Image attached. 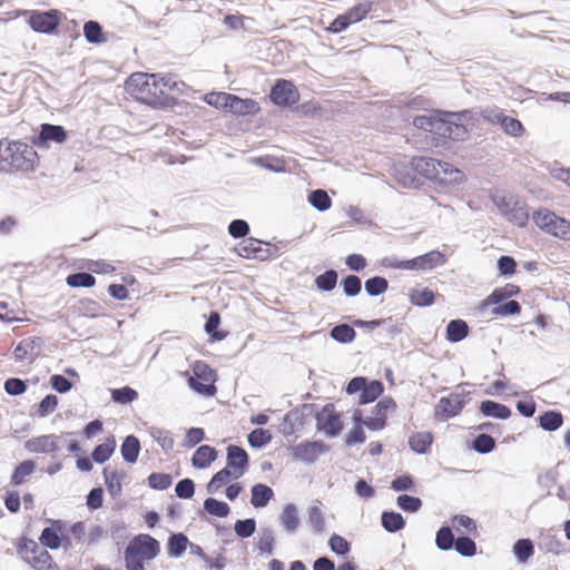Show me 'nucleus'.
Returning <instances> with one entry per match:
<instances>
[{
    "instance_id": "13d9d810",
    "label": "nucleus",
    "mask_w": 570,
    "mask_h": 570,
    "mask_svg": "<svg viewBox=\"0 0 570 570\" xmlns=\"http://www.w3.org/2000/svg\"><path fill=\"white\" fill-rule=\"evenodd\" d=\"M521 313V305L518 301L509 299L507 302H502L495 307L492 308L491 314L494 316H509V315H518Z\"/></svg>"
},
{
    "instance_id": "c03bdc74",
    "label": "nucleus",
    "mask_w": 570,
    "mask_h": 570,
    "mask_svg": "<svg viewBox=\"0 0 570 570\" xmlns=\"http://www.w3.org/2000/svg\"><path fill=\"white\" fill-rule=\"evenodd\" d=\"M410 302L420 307L431 306L435 301V294L430 288L412 289L409 294Z\"/></svg>"
},
{
    "instance_id": "412c9836",
    "label": "nucleus",
    "mask_w": 570,
    "mask_h": 570,
    "mask_svg": "<svg viewBox=\"0 0 570 570\" xmlns=\"http://www.w3.org/2000/svg\"><path fill=\"white\" fill-rule=\"evenodd\" d=\"M479 410L484 416L500 420H507L511 416V410L507 405L491 400L482 401Z\"/></svg>"
},
{
    "instance_id": "c756f323",
    "label": "nucleus",
    "mask_w": 570,
    "mask_h": 570,
    "mask_svg": "<svg viewBox=\"0 0 570 570\" xmlns=\"http://www.w3.org/2000/svg\"><path fill=\"white\" fill-rule=\"evenodd\" d=\"M416 257L420 271H430L446 263L445 255L439 250H431Z\"/></svg>"
},
{
    "instance_id": "680f3d73",
    "label": "nucleus",
    "mask_w": 570,
    "mask_h": 570,
    "mask_svg": "<svg viewBox=\"0 0 570 570\" xmlns=\"http://www.w3.org/2000/svg\"><path fill=\"white\" fill-rule=\"evenodd\" d=\"M341 285L343 287V292L347 297H354L358 295L362 291V281L356 275H347L345 276Z\"/></svg>"
},
{
    "instance_id": "8fccbe9b",
    "label": "nucleus",
    "mask_w": 570,
    "mask_h": 570,
    "mask_svg": "<svg viewBox=\"0 0 570 570\" xmlns=\"http://www.w3.org/2000/svg\"><path fill=\"white\" fill-rule=\"evenodd\" d=\"M308 203L317 210L325 212L332 206V199L323 189H315L308 195Z\"/></svg>"
},
{
    "instance_id": "4468645a",
    "label": "nucleus",
    "mask_w": 570,
    "mask_h": 570,
    "mask_svg": "<svg viewBox=\"0 0 570 570\" xmlns=\"http://www.w3.org/2000/svg\"><path fill=\"white\" fill-rule=\"evenodd\" d=\"M52 527H46L41 534H40V543L51 550L58 549L63 541H66L67 544H70L68 537H60L59 532L62 531L63 523L60 520L51 521Z\"/></svg>"
},
{
    "instance_id": "7ed1b4c3",
    "label": "nucleus",
    "mask_w": 570,
    "mask_h": 570,
    "mask_svg": "<svg viewBox=\"0 0 570 570\" xmlns=\"http://www.w3.org/2000/svg\"><path fill=\"white\" fill-rule=\"evenodd\" d=\"M532 220L542 232L566 242L570 240V222L553 212L541 208L533 213Z\"/></svg>"
},
{
    "instance_id": "20e7f679",
    "label": "nucleus",
    "mask_w": 570,
    "mask_h": 570,
    "mask_svg": "<svg viewBox=\"0 0 570 570\" xmlns=\"http://www.w3.org/2000/svg\"><path fill=\"white\" fill-rule=\"evenodd\" d=\"M413 125L416 128L422 129L424 131L434 132L438 134L439 136L450 138L453 140L460 139V137L465 132L464 127L460 125L429 116L415 117L413 120Z\"/></svg>"
},
{
    "instance_id": "338daca9",
    "label": "nucleus",
    "mask_w": 570,
    "mask_h": 570,
    "mask_svg": "<svg viewBox=\"0 0 570 570\" xmlns=\"http://www.w3.org/2000/svg\"><path fill=\"white\" fill-rule=\"evenodd\" d=\"M147 481L148 485L151 489L163 491L171 485L173 478L170 474L167 473L153 472L151 474H149Z\"/></svg>"
},
{
    "instance_id": "864d4df0",
    "label": "nucleus",
    "mask_w": 570,
    "mask_h": 570,
    "mask_svg": "<svg viewBox=\"0 0 570 570\" xmlns=\"http://www.w3.org/2000/svg\"><path fill=\"white\" fill-rule=\"evenodd\" d=\"M111 400L118 404H129L138 399V392L130 386L112 389Z\"/></svg>"
},
{
    "instance_id": "6ab92c4d",
    "label": "nucleus",
    "mask_w": 570,
    "mask_h": 570,
    "mask_svg": "<svg viewBox=\"0 0 570 570\" xmlns=\"http://www.w3.org/2000/svg\"><path fill=\"white\" fill-rule=\"evenodd\" d=\"M381 2L382 0H357L356 4L346 11V14L352 23L360 22Z\"/></svg>"
},
{
    "instance_id": "bf43d9fd",
    "label": "nucleus",
    "mask_w": 570,
    "mask_h": 570,
    "mask_svg": "<svg viewBox=\"0 0 570 570\" xmlns=\"http://www.w3.org/2000/svg\"><path fill=\"white\" fill-rule=\"evenodd\" d=\"M220 324V315L217 312H212L205 323V332L213 341H222L226 334L218 332L217 328Z\"/></svg>"
},
{
    "instance_id": "0e129e2a",
    "label": "nucleus",
    "mask_w": 570,
    "mask_h": 570,
    "mask_svg": "<svg viewBox=\"0 0 570 570\" xmlns=\"http://www.w3.org/2000/svg\"><path fill=\"white\" fill-rule=\"evenodd\" d=\"M396 409L395 401L387 396L379 401L373 407V416L381 417L385 423L389 412H393Z\"/></svg>"
},
{
    "instance_id": "a18cd8bd",
    "label": "nucleus",
    "mask_w": 570,
    "mask_h": 570,
    "mask_svg": "<svg viewBox=\"0 0 570 570\" xmlns=\"http://www.w3.org/2000/svg\"><path fill=\"white\" fill-rule=\"evenodd\" d=\"M338 274L335 269H327L314 279L317 289L331 292L336 287Z\"/></svg>"
},
{
    "instance_id": "4c0bfd02",
    "label": "nucleus",
    "mask_w": 570,
    "mask_h": 570,
    "mask_svg": "<svg viewBox=\"0 0 570 570\" xmlns=\"http://www.w3.org/2000/svg\"><path fill=\"white\" fill-rule=\"evenodd\" d=\"M384 392V385L379 380H373L370 383L366 381L360 394V404H368L374 402Z\"/></svg>"
},
{
    "instance_id": "58836bf2",
    "label": "nucleus",
    "mask_w": 570,
    "mask_h": 570,
    "mask_svg": "<svg viewBox=\"0 0 570 570\" xmlns=\"http://www.w3.org/2000/svg\"><path fill=\"white\" fill-rule=\"evenodd\" d=\"M513 554L518 562L525 563L534 554V546L530 539H519L513 544Z\"/></svg>"
},
{
    "instance_id": "c85d7f7f",
    "label": "nucleus",
    "mask_w": 570,
    "mask_h": 570,
    "mask_svg": "<svg viewBox=\"0 0 570 570\" xmlns=\"http://www.w3.org/2000/svg\"><path fill=\"white\" fill-rule=\"evenodd\" d=\"M469 335L468 323L463 320H452L446 325V340L452 343L463 341Z\"/></svg>"
},
{
    "instance_id": "0eeeda50",
    "label": "nucleus",
    "mask_w": 570,
    "mask_h": 570,
    "mask_svg": "<svg viewBox=\"0 0 570 570\" xmlns=\"http://www.w3.org/2000/svg\"><path fill=\"white\" fill-rule=\"evenodd\" d=\"M330 451L323 441H303L293 448V456L306 464L314 463L322 454Z\"/></svg>"
},
{
    "instance_id": "f03ea898",
    "label": "nucleus",
    "mask_w": 570,
    "mask_h": 570,
    "mask_svg": "<svg viewBox=\"0 0 570 570\" xmlns=\"http://www.w3.org/2000/svg\"><path fill=\"white\" fill-rule=\"evenodd\" d=\"M410 165L413 171L439 184H451L462 180V173L459 169L449 163L440 161L432 157H413Z\"/></svg>"
},
{
    "instance_id": "72a5a7b5",
    "label": "nucleus",
    "mask_w": 570,
    "mask_h": 570,
    "mask_svg": "<svg viewBox=\"0 0 570 570\" xmlns=\"http://www.w3.org/2000/svg\"><path fill=\"white\" fill-rule=\"evenodd\" d=\"M321 502H317L315 505H311L307 509V517H308V524L311 525L312 530L316 534H322L325 532V517L321 509Z\"/></svg>"
},
{
    "instance_id": "1a4fd4ad",
    "label": "nucleus",
    "mask_w": 570,
    "mask_h": 570,
    "mask_svg": "<svg viewBox=\"0 0 570 570\" xmlns=\"http://www.w3.org/2000/svg\"><path fill=\"white\" fill-rule=\"evenodd\" d=\"M28 23L33 31L50 35L60 23L59 12L58 10L35 11L30 14Z\"/></svg>"
},
{
    "instance_id": "3c124183",
    "label": "nucleus",
    "mask_w": 570,
    "mask_h": 570,
    "mask_svg": "<svg viewBox=\"0 0 570 570\" xmlns=\"http://www.w3.org/2000/svg\"><path fill=\"white\" fill-rule=\"evenodd\" d=\"M234 475L228 468L219 470L213 475L210 481L206 485V490L209 494L216 493L224 484L228 483L230 476Z\"/></svg>"
},
{
    "instance_id": "dca6fc26",
    "label": "nucleus",
    "mask_w": 570,
    "mask_h": 570,
    "mask_svg": "<svg viewBox=\"0 0 570 570\" xmlns=\"http://www.w3.org/2000/svg\"><path fill=\"white\" fill-rule=\"evenodd\" d=\"M490 119L492 122L499 124L503 131L512 137H520L524 131V127L520 120L507 116L503 112H495Z\"/></svg>"
},
{
    "instance_id": "9d476101",
    "label": "nucleus",
    "mask_w": 570,
    "mask_h": 570,
    "mask_svg": "<svg viewBox=\"0 0 570 570\" xmlns=\"http://www.w3.org/2000/svg\"><path fill=\"white\" fill-rule=\"evenodd\" d=\"M67 139V131L60 125L42 124L38 135L32 137V144L38 148H48L50 142L62 144Z\"/></svg>"
},
{
    "instance_id": "ea45409f",
    "label": "nucleus",
    "mask_w": 570,
    "mask_h": 570,
    "mask_svg": "<svg viewBox=\"0 0 570 570\" xmlns=\"http://www.w3.org/2000/svg\"><path fill=\"white\" fill-rule=\"evenodd\" d=\"M149 434L158 445L168 453L174 448V438L171 432L161 428L153 426L149 430Z\"/></svg>"
},
{
    "instance_id": "473e14b6",
    "label": "nucleus",
    "mask_w": 570,
    "mask_h": 570,
    "mask_svg": "<svg viewBox=\"0 0 570 570\" xmlns=\"http://www.w3.org/2000/svg\"><path fill=\"white\" fill-rule=\"evenodd\" d=\"M116 449V440L114 436L108 438L104 443L95 446L91 459L98 464H102L110 459Z\"/></svg>"
},
{
    "instance_id": "79ce46f5",
    "label": "nucleus",
    "mask_w": 570,
    "mask_h": 570,
    "mask_svg": "<svg viewBox=\"0 0 570 570\" xmlns=\"http://www.w3.org/2000/svg\"><path fill=\"white\" fill-rule=\"evenodd\" d=\"M83 36L89 43L99 45L105 41L102 28L95 20H89L83 24Z\"/></svg>"
},
{
    "instance_id": "393cba45",
    "label": "nucleus",
    "mask_w": 570,
    "mask_h": 570,
    "mask_svg": "<svg viewBox=\"0 0 570 570\" xmlns=\"http://www.w3.org/2000/svg\"><path fill=\"white\" fill-rule=\"evenodd\" d=\"M250 503L254 508H264L274 497V491L271 487L257 483L252 487Z\"/></svg>"
},
{
    "instance_id": "e2e57ef3",
    "label": "nucleus",
    "mask_w": 570,
    "mask_h": 570,
    "mask_svg": "<svg viewBox=\"0 0 570 570\" xmlns=\"http://www.w3.org/2000/svg\"><path fill=\"white\" fill-rule=\"evenodd\" d=\"M234 531L242 539L249 538L256 531V520L254 518L237 520L234 524Z\"/></svg>"
},
{
    "instance_id": "7c9ffc66",
    "label": "nucleus",
    "mask_w": 570,
    "mask_h": 570,
    "mask_svg": "<svg viewBox=\"0 0 570 570\" xmlns=\"http://www.w3.org/2000/svg\"><path fill=\"white\" fill-rule=\"evenodd\" d=\"M381 524L385 531L395 533L405 527V520L399 512L383 511L381 514Z\"/></svg>"
},
{
    "instance_id": "09e8293b",
    "label": "nucleus",
    "mask_w": 570,
    "mask_h": 570,
    "mask_svg": "<svg viewBox=\"0 0 570 570\" xmlns=\"http://www.w3.org/2000/svg\"><path fill=\"white\" fill-rule=\"evenodd\" d=\"M389 288V282L382 276H373L365 281L364 289L368 296H379Z\"/></svg>"
},
{
    "instance_id": "5701e85b",
    "label": "nucleus",
    "mask_w": 570,
    "mask_h": 570,
    "mask_svg": "<svg viewBox=\"0 0 570 570\" xmlns=\"http://www.w3.org/2000/svg\"><path fill=\"white\" fill-rule=\"evenodd\" d=\"M537 420L539 426L547 432L557 431L563 424L562 413L556 410L543 412L537 417Z\"/></svg>"
},
{
    "instance_id": "37998d69",
    "label": "nucleus",
    "mask_w": 570,
    "mask_h": 570,
    "mask_svg": "<svg viewBox=\"0 0 570 570\" xmlns=\"http://www.w3.org/2000/svg\"><path fill=\"white\" fill-rule=\"evenodd\" d=\"M36 464L32 460H24L18 466H16L12 475L11 483L14 485H21L26 482V478L35 472Z\"/></svg>"
},
{
    "instance_id": "ddd939ff",
    "label": "nucleus",
    "mask_w": 570,
    "mask_h": 570,
    "mask_svg": "<svg viewBox=\"0 0 570 570\" xmlns=\"http://www.w3.org/2000/svg\"><path fill=\"white\" fill-rule=\"evenodd\" d=\"M61 436L56 434L40 435L24 442V449L31 453H53L60 450Z\"/></svg>"
},
{
    "instance_id": "2eb2a0df",
    "label": "nucleus",
    "mask_w": 570,
    "mask_h": 570,
    "mask_svg": "<svg viewBox=\"0 0 570 570\" xmlns=\"http://www.w3.org/2000/svg\"><path fill=\"white\" fill-rule=\"evenodd\" d=\"M520 292L519 286L514 284H505L503 287H498L481 302L480 309H483L490 305H498L512 296L518 295Z\"/></svg>"
},
{
    "instance_id": "052dcab7",
    "label": "nucleus",
    "mask_w": 570,
    "mask_h": 570,
    "mask_svg": "<svg viewBox=\"0 0 570 570\" xmlns=\"http://www.w3.org/2000/svg\"><path fill=\"white\" fill-rule=\"evenodd\" d=\"M397 507L410 513L417 512L422 508V500L417 497L409 495V494H401L396 499Z\"/></svg>"
},
{
    "instance_id": "4d7b16f0",
    "label": "nucleus",
    "mask_w": 570,
    "mask_h": 570,
    "mask_svg": "<svg viewBox=\"0 0 570 570\" xmlns=\"http://www.w3.org/2000/svg\"><path fill=\"white\" fill-rule=\"evenodd\" d=\"M453 549L459 554L466 558H471L476 554L475 542L470 537L466 535L458 537Z\"/></svg>"
},
{
    "instance_id": "f8f14e48",
    "label": "nucleus",
    "mask_w": 570,
    "mask_h": 570,
    "mask_svg": "<svg viewBox=\"0 0 570 570\" xmlns=\"http://www.w3.org/2000/svg\"><path fill=\"white\" fill-rule=\"evenodd\" d=\"M226 460V468L233 470L235 479L243 476L249 464V456L247 452L243 448L234 444L227 446Z\"/></svg>"
},
{
    "instance_id": "c9c22d12",
    "label": "nucleus",
    "mask_w": 570,
    "mask_h": 570,
    "mask_svg": "<svg viewBox=\"0 0 570 570\" xmlns=\"http://www.w3.org/2000/svg\"><path fill=\"white\" fill-rule=\"evenodd\" d=\"M505 217L509 222L518 225L519 227H524L529 220L527 204L520 199L515 200Z\"/></svg>"
},
{
    "instance_id": "39448f33",
    "label": "nucleus",
    "mask_w": 570,
    "mask_h": 570,
    "mask_svg": "<svg viewBox=\"0 0 570 570\" xmlns=\"http://www.w3.org/2000/svg\"><path fill=\"white\" fill-rule=\"evenodd\" d=\"M315 419L317 431L324 432L327 438H335L343 430L341 415L335 411L332 403H327L321 411L316 412Z\"/></svg>"
},
{
    "instance_id": "69168bd1",
    "label": "nucleus",
    "mask_w": 570,
    "mask_h": 570,
    "mask_svg": "<svg viewBox=\"0 0 570 570\" xmlns=\"http://www.w3.org/2000/svg\"><path fill=\"white\" fill-rule=\"evenodd\" d=\"M232 94L209 92L205 96V101L217 109L228 110Z\"/></svg>"
},
{
    "instance_id": "603ef678",
    "label": "nucleus",
    "mask_w": 570,
    "mask_h": 570,
    "mask_svg": "<svg viewBox=\"0 0 570 570\" xmlns=\"http://www.w3.org/2000/svg\"><path fill=\"white\" fill-rule=\"evenodd\" d=\"M273 436L268 430L258 428L247 435L248 444L254 449H261L272 441Z\"/></svg>"
},
{
    "instance_id": "6e6d98bb",
    "label": "nucleus",
    "mask_w": 570,
    "mask_h": 570,
    "mask_svg": "<svg viewBox=\"0 0 570 570\" xmlns=\"http://www.w3.org/2000/svg\"><path fill=\"white\" fill-rule=\"evenodd\" d=\"M494 448L495 440L487 433H480L472 442V449L480 454H488L492 452Z\"/></svg>"
},
{
    "instance_id": "de8ad7c7",
    "label": "nucleus",
    "mask_w": 570,
    "mask_h": 570,
    "mask_svg": "<svg viewBox=\"0 0 570 570\" xmlns=\"http://www.w3.org/2000/svg\"><path fill=\"white\" fill-rule=\"evenodd\" d=\"M204 510L208 514L218 517V518H226L230 512V508L226 502L219 501L214 498H207L204 501Z\"/></svg>"
},
{
    "instance_id": "423d86ee",
    "label": "nucleus",
    "mask_w": 570,
    "mask_h": 570,
    "mask_svg": "<svg viewBox=\"0 0 570 570\" xmlns=\"http://www.w3.org/2000/svg\"><path fill=\"white\" fill-rule=\"evenodd\" d=\"M466 404V395L463 393H451L439 400L434 414L440 421H446L461 413Z\"/></svg>"
},
{
    "instance_id": "774afa93",
    "label": "nucleus",
    "mask_w": 570,
    "mask_h": 570,
    "mask_svg": "<svg viewBox=\"0 0 570 570\" xmlns=\"http://www.w3.org/2000/svg\"><path fill=\"white\" fill-rule=\"evenodd\" d=\"M411 167L395 168L394 177L403 187H417L420 185L417 178L411 173Z\"/></svg>"
},
{
    "instance_id": "4be33fe9",
    "label": "nucleus",
    "mask_w": 570,
    "mask_h": 570,
    "mask_svg": "<svg viewBox=\"0 0 570 570\" xmlns=\"http://www.w3.org/2000/svg\"><path fill=\"white\" fill-rule=\"evenodd\" d=\"M140 449L141 446L138 438L135 435H127L120 445L121 456L127 463L134 464L138 460Z\"/></svg>"
},
{
    "instance_id": "5fc2aeb1",
    "label": "nucleus",
    "mask_w": 570,
    "mask_h": 570,
    "mask_svg": "<svg viewBox=\"0 0 570 570\" xmlns=\"http://www.w3.org/2000/svg\"><path fill=\"white\" fill-rule=\"evenodd\" d=\"M66 283L70 287H92L96 278L87 272H78L67 276Z\"/></svg>"
},
{
    "instance_id": "cd10ccee",
    "label": "nucleus",
    "mask_w": 570,
    "mask_h": 570,
    "mask_svg": "<svg viewBox=\"0 0 570 570\" xmlns=\"http://www.w3.org/2000/svg\"><path fill=\"white\" fill-rule=\"evenodd\" d=\"M258 110L257 102L253 99H242L235 95H232L229 100V107L227 111L236 115H252Z\"/></svg>"
},
{
    "instance_id": "9b49d317",
    "label": "nucleus",
    "mask_w": 570,
    "mask_h": 570,
    "mask_svg": "<svg viewBox=\"0 0 570 570\" xmlns=\"http://www.w3.org/2000/svg\"><path fill=\"white\" fill-rule=\"evenodd\" d=\"M127 548H132V552L145 560H153L160 552L159 541L149 534L134 537Z\"/></svg>"
},
{
    "instance_id": "f704fd0d",
    "label": "nucleus",
    "mask_w": 570,
    "mask_h": 570,
    "mask_svg": "<svg viewBox=\"0 0 570 570\" xmlns=\"http://www.w3.org/2000/svg\"><path fill=\"white\" fill-rule=\"evenodd\" d=\"M432 441L430 432H417L410 436L409 446L413 452L424 454L431 448Z\"/></svg>"
},
{
    "instance_id": "2f4dec72",
    "label": "nucleus",
    "mask_w": 570,
    "mask_h": 570,
    "mask_svg": "<svg viewBox=\"0 0 570 570\" xmlns=\"http://www.w3.org/2000/svg\"><path fill=\"white\" fill-rule=\"evenodd\" d=\"M23 560L35 570H50L57 568L51 554L43 548L33 557H23Z\"/></svg>"
},
{
    "instance_id": "a19ab883",
    "label": "nucleus",
    "mask_w": 570,
    "mask_h": 570,
    "mask_svg": "<svg viewBox=\"0 0 570 570\" xmlns=\"http://www.w3.org/2000/svg\"><path fill=\"white\" fill-rule=\"evenodd\" d=\"M456 538L452 529L448 525L441 527L435 534V544L438 549L442 551H449L453 549Z\"/></svg>"
},
{
    "instance_id": "a878e982",
    "label": "nucleus",
    "mask_w": 570,
    "mask_h": 570,
    "mask_svg": "<svg viewBox=\"0 0 570 570\" xmlns=\"http://www.w3.org/2000/svg\"><path fill=\"white\" fill-rule=\"evenodd\" d=\"M42 345L41 337L32 336V337H26L22 341L19 342V344L16 346L13 351L14 358L17 361H22L29 355H33V352L36 348H40Z\"/></svg>"
},
{
    "instance_id": "6e6552de",
    "label": "nucleus",
    "mask_w": 570,
    "mask_h": 570,
    "mask_svg": "<svg viewBox=\"0 0 570 570\" xmlns=\"http://www.w3.org/2000/svg\"><path fill=\"white\" fill-rule=\"evenodd\" d=\"M269 98L276 106L289 107L297 102L298 92L291 81L278 79L271 89Z\"/></svg>"
},
{
    "instance_id": "e433bc0d",
    "label": "nucleus",
    "mask_w": 570,
    "mask_h": 570,
    "mask_svg": "<svg viewBox=\"0 0 570 570\" xmlns=\"http://www.w3.org/2000/svg\"><path fill=\"white\" fill-rule=\"evenodd\" d=\"M275 535L271 527L261 528L256 547L262 554L271 556L274 550Z\"/></svg>"
},
{
    "instance_id": "f3484780",
    "label": "nucleus",
    "mask_w": 570,
    "mask_h": 570,
    "mask_svg": "<svg viewBox=\"0 0 570 570\" xmlns=\"http://www.w3.org/2000/svg\"><path fill=\"white\" fill-rule=\"evenodd\" d=\"M279 522L288 534H294L299 527V517L297 507L294 503L284 505L279 515Z\"/></svg>"
},
{
    "instance_id": "f257e3e1",
    "label": "nucleus",
    "mask_w": 570,
    "mask_h": 570,
    "mask_svg": "<svg viewBox=\"0 0 570 570\" xmlns=\"http://www.w3.org/2000/svg\"><path fill=\"white\" fill-rule=\"evenodd\" d=\"M38 159L32 146L22 141L0 140V168L6 171L32 170Z\"/></svg>"
},
{
    "instance_id": "bb28decb",
    "label": "nucleus",
    "mask_w": 570,
    "mask_h": 570,
    "mask_svg": "<svg viewBox=\"0 0 570 570\" xmlns=\"http://www.w3.org/2000/svg\"><path fill=\"white\" fill-rule=\"evenodd\" d=\"M102 474L108 493L114 499L120 497L122 492L121 480L125 478V474L118 471L110 472L108 468L104 469Z\"/></svg>"
},
{
    "instance_id": "a211bd4d",
    "label": "nucleus",
    "mask_w": 570,
    "mask_h": 570,
    "mask_svg": "<svg viewBox=\"0 0 570 570\" xmlns=\"http://www.w3.org/2000/svg\"><path fill=\"white\" fill-rule=\"evenodd\" d=\"M238 255L244 258H257L264 261L269 256V249L262 248L258 239L248 238L239 246Z\"/></svg>"
},
{
    "instance_id": "b1692460",
    "label": "nucleus",
    "mask_w": 570,
    "mask_h": 570,
    "mask_svg": "<svg viewBox=\"0 0 570 570\" xmlns=\"http://www.w3.org/2000/svg\"><path fill=\"white\" fill-rule=\"evenodd\" d=\"M189 540L183 532L173 533L167 541V553L170 558H180L187 550Z\"/></svg>"
},
{
    "instance_id": "aec40b11",
    "label": "nucleus",
    "mask_w": 570,
    "mask_h": 570,
    "mask_svg": "<svg viewBox=\"0 0 570 570\" xmlns=\"http://www.w3.org/2000/svg\"><path fill=\"white\" fill-rule=\"evenodd\" d=\"M217 450L210 445H200L191 458V464L196 469H206L217 459Z\"/></svg>"
},
{
    "instance_id": "49530a36",
    "label": "nucleus",
    "mask_w": 570,
    "mask_h": 570,
    "mask_svg": "<svg viewBox=\"0 0 570 570\" xmlns=\"http://www.w3.org/2000/svg\"><path fill=\"white\" fill-rule=\"evenodd\" d=\"M330 336L338 343L346 344L355 338L356 332L348 324H338L331 330Z\"/></svg>"
}]
</instances>
